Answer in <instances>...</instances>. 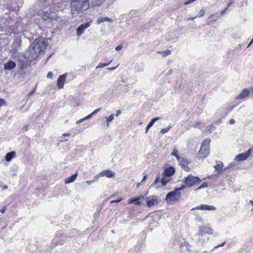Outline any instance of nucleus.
<instances>
[{
    "label": "nucleus",
    "instance_id": "cd10ccee",
    "mask_svg": "<svg viewBox=\"0 0 253 253\" xmlns=\"http://www.w3.org/2000/svg\"><path fill=\"white\" fill-rule=\"evenodd\" d=\"M105 0H92L91 1V3L93 6L97 5L99 6L102 4Z\"/></svg>",
    "mask_w": 253,
    "mask_h": 253
},
{
    "label": "nucleus",
    "instance_id": "4be33fe9",
    "mask_svg": "<svg viewBox=\"0 0 253 253\" xmlns=\"http://www.w3.org/2000/svg\"><path fill=\"white\" fill-rule=\"evenodd\" d=\"M18 169H19V167L16 164H14L10 167V172L13 176H15L17 175V172L18 170Z\"/></svg>",
    "mask_w": 253,
    "mask_h": 253
},
{
    "label": "nucleus",
    "instance_id": "8fccbe9b",
    "mask_svg": "<svg viewBox=\"0 0 253 253\" xmlns=\"http://www.w3.org/2000/svg\"><path fill=\"white\" fill-rule=\"evenodd\" d=\"M229 124H230V125H233V124H235V120H234V119H230V120H229Z\"/></svg>",
    "mask_w": 253,
    "mask_h": 253
},
{
    "label": "nucleus",
    "instance_id": "4468645a",
    "mask_svg": "<svg viewBox=\"0 0 253 253\" xmlns=\"http://www.w3.org/2000/svg\"><path fill=\"white\" fill-rule=\"evenodd\" d=\"M208 210V211H214L216 208L212 206H210L208 205H201V206H197L195 208H192V210Z\"/></svg>",
    "mask_w": 253,
    "mask_h": 253
},
{
    "label": "nucleus",
    "instance_id": "09e8293b",
    "mask_svg": "<svg viewBox=\"0 0 253 253\" xmlns=\"http://www.w3.org/2000/svg\"><path fill=\"white\" fill-rule=\"evenodd\" d=\"M85 121V120H84V118H83V119H80V120H79L77 121L76 122V124H80V123H82V122H83V121Z\"/></svg>",
    "mask_w": 253,
    "mask_h": 253
},
{
    "label": "nucleus",
    "instance_id": "b1692460",
    "mask_svg": "<svg viewBox=\"0 0 253 253\" xmlns=\"http://www.w3.org/2000/svg\"><path fill=\"white\" fill-rule=\"evenodd\" d=\"M15 58H17L18 60L22 63H24L27 59V55H26V53L25 54L20 53V54L18 55V56Z\"/></svg>",
    "mask_w": 253,
    "mask_h": 253
},
{
    "label": "nucleus",
    "instance_id": "a18cd8bd",
    "mask_svg": "<svg viewBox=\"0 0 253 253\" xmlns=\"http://www.w3.org/2000/svg\"><path fill=\"white\" fill-rule=\"evenodd\" d=\"M100 110H101V108H97V109H95V110H94L92 112V114H93V115H94L97 114L98 112H99Z\"/></svg>",
    "mask_w": 253,
    "mask_h": 253
},
{
    "label": "nucleus",
    "instance_id": "72a5a7b5",
    "mask_svg": "<svg viewBox=\"0 0 253 253\" xmlns=\"http://www.w3.org/2000/svg\"><path fill=\"white\" fill-rule=\"evenodd\" d=\"M214 129L215 127L213 126V124H211L207 127L206 131H209L210 133H211L212 131Z\"/></svg>",
    "mask_w": 253,
    "mask_h": 253
},
{
    "label": "nucleus",
    "instance_id": "49530a36",
    "mask_svg": "<svg viewBox=\"0 0 253 253\" xmlns=\"http://www.w3.org/2000/svg\"><path fill=\"white\" fill-rule=\"evenodd\" d=\"M122 48H123V46L121 45H120L116 46L115 48V49L117 51H119V50H121L122 49Z\"/></svg>",
    "mask_w": 253,
    "mask_h": 253
},
{
    "label": "nucleus",
    "instance_id": "39448f33",
    "mask_svg": "<svg viewBox=\"0 0 253 253\" xmlns=\"http://www.w3.org/2000/svg\"><path fill=\"white\" fill-rule=\"evenodd\" d=\"M211 140L210 139H205L201 145V148L199 151L198 154L201 158H206L210 153V143Z\"/></svg>",
    "mask_w": 253,
    "mask_h": 253
},
{
    "label": "nucleus",
    "instance_id": "de8ad7c7",
    "mask_svg": "<svg viewBox=\"0 0 253 253\" xmlns=\"http://www.w3.org/2000/svg\"><path fill=\"white\" fill-rule=\"evenodd\" d=\"M225 242H224L222 243L221 244H220V245L215 246L213 249H216V248H217L220 247H222L225 245Z\"/></svg>",
    "mask_w": 253,
    "mask_h": 253
},
{
    "label": "nucleus",
    "instance_id": "9d476101",
    "mask_svg": "<svg viewBox=\"0 0 253 253\" xmlns=\"http://www.w3.org/2000/svg\"><path fill=\"white\" fill-rule=\"evenodd\" d=\"M177 161L179 165L181 166L182 168H183L185 170H189V169L188 167V165L189 164V161L188 159L180 157L179 159L177 160Z\"/></svg>",
    "mask_w": 253,
    "mask_h": 253
},
{
    "label": "nucleus",
    "instance_id": "ddd939ff",
    "mask_svg": "<svg viewBox=\"0 0 253 253\" xmlns=\"http://www.w3.org/2000/svg\"><path fill=\"white\" fill-rule=\"evenodd\" d=\"M251 150H249L246 153H242V154H240L237 155L235 157V160L237 161H244V160L247 159L249 157V156L251 154Z\"/></svg>",
    "mask_w": 253,
    "mask_h": 253
},
{
    "label": "nucleus",
    "instance_id": "c756f323",
    "mask_svg": "<svg viewBox=\"0 0 253 253\" xmlns=\"http://www.w3.org/2000/svg\"><path fill=\"white\" fill-rule=\"evenodd\" d=\"M223 166V163L220 161H218L217 162V164L215 166H214V168L216 170H218L221 169Z\"/></svg>",
    "mask_w": 253,
    "mask_h": 253
},
{
    "label": "nucleus",
    "instance_id": "69168bd1",
    "mask_svg": "<svg viewBox=\"0 0 253 253\" xmlns=\"http://www.w3.org/2000/svg\"><path fill=\"white\" fill-rule=\"evenodd\" d=\"M232 167V164H230L228 165V167H227V168L228 169H229L230 168H231Z\"/></svg>",
    "mask_w": 253,
    "mask_h": 253
},
{
    "label": "nucleus",
    "instance_id": "e2e57ef3",
    "mask_svg": "<svg viewBox=\"0 0 253 253\" xmlns=\"http://www.w3.org/2000/svg\"><path fill=\"white\" fill-rule=\"evenodd\" d=\"M198 221H200V222H202V223H203V219H202V218H201V217L198 218Z\"/></svg>",
    "mask_w": 253,
    "mask_h": 253
},
{
    "label": "nucleus",
    "instance_id": "13d9d810",
    "mask_svg": "<svg viewBox=\"0 0 253 253\" xmlns=\"http://www.w3.org/2000/svg\"><path fill=\"white\" fill-rule=\"evenodd\" d=\"M172 70H171V69H170V70H169L168 71V72H167V75H170V74H172Z\"/></svg>",
    "mask_w": 253,
    "mask_h": 253
},
{
    "label": "nucleus",
    "instance_id": "4c0bfd02",
    "mask_svg": "<svg viewBox=\"0 0 253 253\" xmlns=\"http://www.w3.org/2000/svg\"><path fill=\"white\" fill-rule=\"evenodd\" d=\"M208 187V183L207 182L203 183L197 189H200L202 188H206Z\"/></svg>",
    "mask_w": 253,
    "mask_h": 253
},
{
    "label": "nucleus",
    "instance_id": "aec40b11",
    "mask_svg": "<svg viewBox=\"0 0 253 253\" xmlns=\"http://www.w3.org/2000/svg\"><path fill=\"white\" fill-rule=\"evenodd\" d=\"M169 181V178L168 179L166 177H163L162 179H160L159 177H157L154 181V184H156L157 183L160 182L163 186H165Z\"/></svg>",
    "mask_w": 253,
    "mask_h": 253
},
{
    "label": "nucleus",
    "instance_id": "a878e982",
    "mask_svg": "<svg viewBox=\"0 0 253 253\" xmlns=\"http://www.w3.org/2000/svg\"><path fill=\"white\" fill-rule=\"evenodd\" d=\"M158 120H159V118H155L154 119H153L149 123V124L147 125L146 127V133H147L148 131V130L149 129V128L153 125V124H154V123L158 121Z\"/></svg>",
    "mask_w": 253,
    "mask_h": 253
},
{
    "label": "nucleus",
    "instance_id": "a19ab883",
    "mask_svg": "<svg viewBox=\"0 0 253 253\" xmlns=\"http://www.w3.org/2000/svg\"><path fill=\"white\" fill-rule=\"evenodd\" d=\"M201 125V123L199 122H194L193 125H192V126L193 127H199Z\"/></svg>",
    "mask_w": 253,
    "mask_h": 253
},
{
    "label": "nucleus",
    "instance_id": "c03bdc74",
    "mask_svg": "<svg viewBox=\"0 0 253 253\" xmlns=\"http://www.w3.org/2000/svg\"><path fill=\"white\" fill-rule=\"evenodd\" d=\"M93 115V114H92V113H91V114H89L88 115H87V116H86L84 118V120L90 119L92 117Z\"/></svg>",
    "mask_w": 253,
    "mask_h": 253
},
{
    "label": "nucleus",
    "instance_id": "5701e85b",
    "mask_svg": "<svg viewBox=\"0 0 253 253\" xmlns=\"http://www.w3.org/2000/svg\"><path fill=\"white\" fill-rule=\"evenodd\" d=\"M78 174L76 172L75 174L72 175V176L68 177L67 179L65 180V183L66 184L70 183L73 182L77 177Z\"/></svg>",
    "mask_w": 253,
    "mask_h": 253
},
{
    "label": "nucleus",
    "instance_id": "bb28decb",
    "mask_svg": "<svg viewBox=\"0 0 253 253\" xmlns=\"http://www.w3.org/2000/svg\"><path fill=\"white\" fill-rule=\"evenodd\" d=\"M178 150L175 148L174 147L173 149V151L171 153V155L174 156L177 160L179 159L180 157L178 155Z\"/></svg>",
    "mask_w": 253,
    "mask_h": 253
},
{
    "label": "nucleus",
    "instance_id": "412c9836",
    "mask_svg": "<svg viewBox=\"0 0 253 253\" xmlns=\"http://www.w3.org/2000/svg\"><path fill=\"white\" fill-rule=\"evenodd\" d=\"M114 19L111 18H109L108 17H99V18L97 20V23L98 24H100V23L104 22H111L113 21Z\"/></svg>",
    "mask_w": 253,
    "mask_h": 253
},
{
    "label": "nucleus",
    "instance_id": "3c124183",
    "mask_svg": "<svg viewBox=\"0 0 253 253\" xmlns=\"http://www.w3.org/2000/svg\"><path fill=\"white\" fill-rule=\"evenodd\" d=\"M122 200L121 199H120L119 200H114V201H111L110 202L111 204L114 203H119Z\"/></svg>",
    "mask_w": 253,
    "mask_h": 253
},
{
    "label": "nucleus",
    "instance_id": "bf43d9fd",
    "mask_svg": "<svg viewBox=\"0 0 253 253\" xmlns=\"http://www.w3.org/2000/svg\"><path fill=\"white\" fill-rule=\"evenodd\" d=\"M70 135V134L68 133H63L62 134V136H69Z\"/></svg>",
    "mask_w": 253,
    "mask_h": 253
},
{
    "label": "nucleus",
    "instance_id": "473e14b6",
    "mask_svg": "<svg viewBox=\"0 0 253 253\" xmlns=\"http://www.w3.org/2000/svg\"><path fill=\"white\" fill-rule=\"evenodd\" d=\"M21 41L19 39H16L13 42V46L17 47L21 45Z\"/></svg>",
    "mask_w": 253,
    "mask_h": 253
},
{
    "label": "nucleus",
    "instance_id": "1a4fd4ad",
    "mask_svg": "<svg viewBox=\"0 0 253 253\" xmlns=\"http://www.w3.org/2000/svg\"><path fill=\"white\" fill-rule=\"evenodd\" d=\"M134 204L136 205H144V196H140L137 198L130 199L128 204Z\"/></svg>",
    "mask_w": 253,
    "mask_h": 253
},
{
    "label": "nucleus",
    "instance_id": "c9c22d12",
    "mask_svg": "<svg viewBox=\"0 0 253 253\" xmlns=\"http://www.w3.org/2000/svg\"><path fill=\"white\" fill-rule=\"evenodd\" d=\"M111 61H112V60L110 62H109L108 63H99L98 64V65L96 67V68H103V67H104L105 66H108L111 63Z\"/></svg>",
    "mask_w": 253,
    "mask_h": 253
},
{
    "label": "nucleus",
    "instance_id": "6e6552de",
    "mask_svg": "<svg viewBox=\"0 0 253 253\" xmlns=\"http://www.w3.org/2000/svg\"><path fill=\"white\" fill-rule=\"evenodd\" d=\"M90 25V22L83 24L80 25L77 29V35L78 36H81L84 32L85 29L89 27Z\"/></svg>",
    "mask_w": 253,
    "mask_h": 253
},
{
    "label": "nucleus",
    "instance_id": "6e6d98bb",
    "mask_svg": "<svg viewBox=\"0 0 253 253\" xmlns=\"http://www.w3.org/2000/svg\"><path fill=\"white\" fill-rule=\"evenodd\" d=\"M86 182L88 184H91L93 182V180H87V181H86Z\"/></svg>",
    "mask_w": 253,
    "mask_h": 253
},
{
    "label": "nucleus",
    "instance_id": "79ce46f5",
    "mask_svg": "<svg viewBox=\"0 0 253 253\" xmlns=\"http://www.w3.org/2000/svg\"><path fill=\"white\" fill-rule=\"evenodd\" d=\"M138 11L136 10H132L130 11L129 14L130 15H135V14H138Z\"/></svg>",
    "mask_w": 253,
    "mask_h": 253
},
{
    "label": "nucleus",
    "instance_id": "774afa93",
    "mask_svg": "<svg viewBox=\"0 0 253 253\" xmlns=\"http://www.w3.org/2000/svg\"><path fill=\"white\" fill-rule=\"evenodd\" d=\"M250 203L252 205V206H253V201L251 200V201H250Z\"/></svg>",
    "mask_w": 253,
    "mask_h": 253
},
{
    "label": "nucleus",
    "instance_id": "ea45409f",
    "mask_svg": "<svg viewBox=\"0 0 253 253\" xmlns=\"http://www.w3.org/2000/svg\"><path fill=\"white\" fill-rule=\"evenodd\" d=\"M100 177H102V176L100 175V172H99L98 174H96L93 177L92 180H93V182L97 181L98 180V178Z\"/></svg>",
    "mask_w": 253,
    "mask_h": 253
},
{
    "label": "nucleus",
    "instance_id": "4d7b16f0",
    "mask_svg": "<svg viewBox=\"0 0 253 253\" xmlns=\"http://www.w3.org/2000/svg\"><path fill=\"white\" fill-rule=\"evenodd\" d=\"M200 16H203L205 14L204 11L202 10L200 11Z\"/></svg>",
    "mask_w": 253,
    "mask_h": 253
},
{
    "label": "nucleus",
    "instance_id": "20e7f679",
    "mask_svg": "<svg viewBox=\"0 0 253 253\" xmlns=\"http://www.w3.org/2000/svg\"><path fill=\"white\" fill-rule=\"evenodd\" d=\"M185 188L184 186H182L179 188H176L174 190L168 193L166 197V200L168 202L177 201L180 197L181 193L180 191Z\"/></svg>",
    "mask_w": 253,
    "mask_h": 253
},
{
    "label": "nucleus",
    "instance_id": "338daca9",
    "mask_svg": "<svg viewBox=\"0 0 253 253\" xmlns=\"http://www.w3.org/2000/svg\"><path fill=\"white\" fill-rule=\"evenodd\" d=\"M146 175H145V176L143 177V179H142V181H144V180H145V179H146Z\"/></svg>",
    "mask_w": 253,
    "mask_h": 253
},
{
    "label": "nucleus",
    "instance_id": "052dcab7",
    "mask_svg": "<svg viewBox=\"0 0 253 253\" xmlns=\"http://www.w3.org/2000/svg\"><path fill=\"white\" fill-rule=\"evenodd\" d=\"M252 43H253V38L252 39V40H251L250 42L248 45L247 47H249L252 44Z\"/></svg>",
    "mask_w": 253,
    "mask_h": 253
},
{
    "label": "nucleus",
    "instance_id": "423d86ee",
    "mask_svg": "<svg viewBox=\"0 0 253 253\" xmlns=\"http://www.w3.org/2000/svg\"><path fill=\"white\" fill-rule=\"evenodd\" d=\"M201 182L200 179L197 176H194L192 175H189L185 178V187H190L196 184H199Z\"/></svg>",
    "mask_w": 253,
    "mask_h": 253
},
{
    "label": "nucleus",
    "instance_id": "0eeeda50",
    "mask_svg": "<svg viewBox=\"0 0 253 253\" xmlns=\"http://www.w3.org/2000/svg\"><path fill=\"white\" fill-rule=\"evenodd\" d=\"M42 5L43 6V9L42 10V13L39 14V15L41 16H50L51 15V5L50 6L49 9H47L48 7L49 4L47 3L48 2L46 1V0H42Z\"/></svg>",
    "mask_w": 253,
    "mask_h": 253
},
{
    "label": "nucleus",
    "instance_id": "e433bc0d",
    "mask_svg": "<svg viewBox=\"0 0 253 253\" xmlns=\"http://www.w3.org/2000/svg\"><path fill=\"white\" fill-rule=\"evenodd\" d=\"M170 128V126H169L167 128H163L161 130L160 132L162 134H164V133L168 132V131L169 130Z\"/></svg>",
    "mask_w": 253,
    "mask_h": 253
},
{
    "label": "nucleus",
    "instance_id": "5fc2aeb1",
    "mask_svg": "<svg viewBox=\"0 0 253 253\" xmlns=\"http://www.w3.org/2000/svg\"><path fill=\"white\" fill-rule=\"evenodd\" d=\"M36 88H35L33 90H32L29 93V95H32L35 92Z\"/></svg>",
    "mask_w": 253,
    "mask_h": 253
},
{
    "label": "nucleus",
    "instance_id": "58836bf2",
    "mask_svg": "<svg viewBox=\"0 0 253 253\" xmlns=\"http://www.w3.org/2000/svg\"><path fill=\"white\" fill-rule=\"evenodd\" d=\"M3 105H6V101L4 99L0 98V108Z\"/></svg>",
    "mask_w": 253,
    "mask_h": 253
},
{
    "label": "nucleus",
    "instance_id": "7c9ffc66",
    "mask_svg": "<svg viewBox=\"0 0 253 253\" xmlns=\"http://www.w3.org/2000/svg\"><path fill=\"white\" fill-rule=\"evenodd\" d=\"M158 53L162 54L163 56L165 57L169 55L171 53V51L170 50L167 49L161 52L158 51Z\"/></svg>",
    "mask_w": 253,
    "mask_h": 253
},
{
    "label": "nucleus",
    "instance_id": "f3484780",
    "mask_svg": "<svg viewBox=\"0 0 253 253\" xmlns=\"http://www.w3.org/2000/svg\"><path fill=\"white\" fill-rule=\"evenodd\" d=\"M180 249L181 250V251H183L184 252H191L190 246L186 242H184L181 243Z\"/></svg>",
    "mask_w": 253,
    "mask_h": 253
},
{
    "label": "nucleus",
    "instance_id": "864d4df0",
    "mask_svg": "<svg viewBox=\"0 0 253 253\" xmlns=\"http://www.w3.org/2000/svg\"><path fill=\"white\" fill-rule=\"evenodd\" d=\"M0 211L2 212V213H4L5 212V211H6V207H4L2 209H1L0 210Z\"/></svg>",
    "mask_w": 253,
    "mask_h": 253
},
{
    "label": "nucleus",
    "instance_id": "f03ea898",
    "mask_svg": "<svg viewBox=\"0 0 253 253\" xmlns=\"http://www.w3.org/2000/svg\"><path fill=\"white\" fill-rule=\"evenodd\" d=\"M213 229L209 225H200L198 228V231L192 236V239L197 244L203 245L209 240V237L206 236V234H212Z\"/></svg>",
    "mask_w": 253,
    "mask_h": 253
},
{
    "label": "nucleus",
    "instance_id": "393cba45",
    "mask_svg": "<svg viewBox=\"0 0 253 253\" xmlns=\"http://www.w3.org/2000/svg\"><path fill=\"white\" fill-rule=\"evenodd\" d=\"M15 153L14 151L7 153L5 157V159L7 162H10L13 158L14 157Z\"/></svg>",
    "mask_w": 253,
    "mask_h": 253
},
{
    "label": "nucleus",
    "instance_id": "0e129e2a",
    "mask_svg": "<svg viewBox=\"0 0 253 253\" xmlns=\"http://www.w3.org/2000/svg\"><path fill=\"white\" fill-rule=\"evenodd\" d=\"M117 67V66H116V67H114L109 68H108V69L110 70L113 71V70H115L116 68Z\"/></svg>",
    "mask_w": 253,
    "mask_h": 253
},
{
    "label": "nucleus",
    "instance_id": "f704fd0d",
    "mask_svg": "<svg viewBox=\"0 0 253 253\" xmlns=\"http://www.w3.org/2000/svg\"><path fill=\"white\" fill-rule=\"evenodd\" d=\"M233 3V1H230L226 8H225L223 10H221V12H220V14H222V15H223L225 14V11L227 10V9L228 8V7Z\"/></svg>",
    "mask_w": 253,
    "mask_h": 253
},
{
    "label": "nucleus",
    "instance_id": "2eb2a0df",
    "mask_svg": "<svg viewBox=\"0 0 253 253\" xmlns=\"http://www.w3.org/2000/svg\"><path fill=\"white\" fill-rule=\"evenodd\" d=\"M100 175L106 176L108 178H113L115 177V172L111 170L107 169L100 172Z\"/></svg>",
    "mask_w": 253,
    "mask_h": 253
},
{
    "label": "nucleus",
    "instance_id": "c85d7f7f",
    "mask_svg": "<svg viewBox=\"0 0 253 253\" xmlns=\"http://www.w3.org/2000/svg\"><path fill=\"white\" fill-rule=\"evenodd\" d=\"M11 53L12 55L14 57H17L18 55L20 54V52H18L17 49L15 47L13 46L11 50Z\"/></svg>",
    "mask_w": 253,
    "mask_h": 253
},
{
    "label": "nucleus",
    "instance_id": "680f3d73",
    "mask_svg": "<svg viewBox=\"0 0 253 253\" xmlns=\"http://www.w3.org/2000/svg\"><path fill=\"white\" fill-rule=\"evenodd\" d=\"M196 17V16H194L193 17H190L189 18L187 19V21H189V20H193L194 18H195Z\"/></svg>",
    "mask_w": 253,
    "mask_h": 253
},
{
    "label": "nucleus",
    "instance_id": "37998d69",
    "mask_svg": "<svg viewBox=\"0 0 253 253\" xmlns=\"http://www.w3.org/2000/svg\"><path fill=\"white\" fill-rule=\"evenodd\" d=\"M53 77V74L51 72H49L48 73L47 75V78L49 79H52Z\"/></svg>",
    "mask_w": 253,
    "mask_h": 253
},
{
    "label": "nucleus",
    "instance_id": "9b49d317",
    "mask_svg": "<svg viewBox=\"0 0 253 253\" xmlns=\"http://www.w3.org/2000/svg\"><path fill=\"white\" fill-rule=\"evenodd\" d=\"M67 75V74H64L59 76L57 82V85L59 89L63 87Z\"/></svg>",
    "mask_w": 253,
    "mask_h": 253
},
{
    "label": "nucleus",
    "instance_id": "6ab92c4d",
    "mask_svg": "<svg viewBox=\"0 0 253 253\" xmlns=\"http://www.w3.org/2000/svg\"><path fill=\"white\" fill-rule=\"evenodd\" d=\"M175 172V169L173 167H169L167 168L164 170V174L167 176L172 175Z\"/></svg>",
    "mask_w": 253,
    "mask_h": 253
},
{
    "label": "nucleus",
    "instance_id": "603ef678",
    "mask_svg": "<svg viewBox=\"0 0 253 253\" xmlns=\"http://www.w3.org/2000/svg\"><path fill=\"white\" fill-rule=\"evenodd\" d=\"M121 113V110H118L117 111V112H116V114L115 116L116 117H118L120 115Z\"/></svg>",
    "mask_w": 253,
    "mask_h": 253
},
{
    "label": "nucleus",
    "instance_id": "f257e3e1",
    "mask_svg": "<svg viewBox=\"0 0 253 253\" xmlns=\"http://www.w3.org/2000/svg\"><path fill=\"white\" fill-rule=\"evenodd\" d=\"M46 46L47 44L43 38L36 39L26 52L27 59L30 61L35 60L40 53L46 49Z\"/></svg>",
    "mask_w": 253,
    "mask_h": 253
},
{
    "label": "nucleus",
    "instance_id": "2f4dec72",
    "mask_svg": "<svg viewBox=\"0 0 253 253\" xmlns=\"http://www.w3.org/2000/svg\"><path fill=\"white\" fill-rule=\"evenodd\" d=\"M105 119L106 120V126H109L110 122H111L114 119V115H111L109 117H105Z\"/></svg>",
    "mask_w": 253,
    "mask_h": 253
},
{
    "label": "nucleus",
    "instance_id": "a211bd4d",
    "mask_svg": "<svg viewBox=\"0 0 253 253\" xmlns=\"http://www.w3.org/2000/svg\"><path fill=\"white\" fill-rule=\"evenodd\" d=\"M250 90L248 89H243L239 95L236 96V99H244L249 94Z\"/></svg>",
    "mask_w": 253,
    "mask_h": 253
},
{
    "label": "nucleus",
    "instance_id": "dca6fc26",
    "mask_svg": "<svg viewBox=\"0 0 253 253\" xmlns=\"http://www.w3.org/2000/svg\"><path fill=\"white\" fill-rule=\"evenodd\" d=\"M16 67V63L12 60H9L3 65V68L6 70H11L13 69Z\"/></svg>",
    "mask_w": 253,
    "mask_h": 253
},
{
    "label": "nucleus",
    "instance_id": "7ed1b4c3",
    "mask_svg": "<svg viewBox=\"0 0 253 253\" xmlns=\"http://www.w3.org/2000/svg\"><path fill=\"white\" fill-rule=\"evenodd\" d=\"M72 11H82L86 10L89 7V0H74L71 2Z\"/></svg>",
    "mask_w": 253,
    "mask_h": 253
},
{
    "label": "nucleus",
    "instance_id": "f8f14e48",
    "mask_svg": "<svg viewBox=\"0 0 253 253\" xmlns=\"http://www.w3.org/2000/svg\"><path fill=\"white\" fill-rule=\"evenodd\" d=\"M144 203L146 204L148 207H151L157 205L158 201L156 199H149L148 197L145 198L144 197Z\"/></svg>",
    "mask_w": 253,
    "mask_h": 253
}]
</instances>
